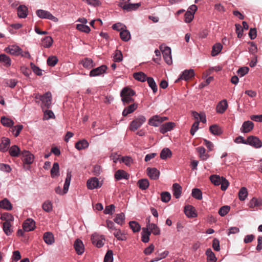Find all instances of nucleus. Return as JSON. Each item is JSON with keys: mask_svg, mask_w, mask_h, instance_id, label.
Wrapping results in <instances>:
<instances>
[{"mask_svg": "<svg viewBox=\"0 0 262 262\" xmlns=\"http://www.w3.org/2000/svg\"><path fill=\"white\" fill-rule=\"evenodd\" d=\"M0 62H2L6 67H10L11 64V60L10 57L4 54L0 55Z\"/></svg>", "mask_w": 262, "mask_h": 262, "instance_id": "nucleus-37", "label": "nucleus"}, {"mask_svg": "<svg viewBox=\"0 0 262 262\" xmlns=\"http://www.w3.org/2000/svg\"><path fill=\"white\" fill-rule=\"evenodd\" d=\"M197 151L199 154L200 157L203 160H206L209 158V155L206 154V149L204 147L200 146L197 148Z\"/></svg>", "mask_w": 262, "mask_h": 262, "instance_id": "nucleus-48", "label": "nucleus"}, {"mask_svg": "<svg viewBox=\"0 0 262 262\" xmlns=\"http://www.w3.org/2000/svg\"><path fill=\"white\" fill-rule=\"evenodd\" d=\"M53 43V38L50 36H46L41 39L42 46L46 48H50Z\"/></svg>", "mask_w": 262, "mask_h": 262, "instance_id": "nucleus-32", "label": "nucleus"}, {"mask_svg": "<svg viewBox=\"0 0 262 262\" xmlns=\"http://www.w3.org/2000/svg\"><path fill=\"white\" fill-rule=\"evenodd\" d=\"M1 122L4 126L9 127H12L14 124L12 120L5 116L1 118Z\"/></svg>", "mask_w": 262, "mask_h": 262, "instance_id": "nucleus-39", "label": "nucleus"}, {"mask_svg": "<svg viewBox=\"0 0 262 262\" xmlns=\"http://www.w3.org/2000/svg\"><path fill=\"white\" fill-rule=\"evenodd\" d=\"M194 18V14L190 10H187L185 14V21L186 23L191 22Z\"/></svg>", "mask_w": 262, "mask_h": 262, "instance_id": "nucleus-64", "label": "nucleus"}, {"mask_svg": "<svg viewBox=\"0 0 262 262\" xmlns=\"http://www.w3.org/2000/svg\"><path fill=\"white\" fill-rule=\"evenodd\" d=\"M71 178H72V172L69 169H68L67 170V176H66L65 182H64V186H63V190H62L61 188L59 186L56 187L55 189V191L56 193L60 194V195H63V194L67 193L69 188V186H70V185Z\"/></svg>", "mask_w": 262, "mask_h": 262, "instance_id": "nucleus-3", "label": "nucleus"}, {"mask_svg": "<svg viewBox=\"0 0 262 262\" xmlns=\"http://www.w3.org/2000/svg\"><path fill=\"white\" fill-rule=\"evenodd\" d=\"M146 117L142 115L136 117L129 125L130 130L135 132L140 128L146 121Z\"/></svg>", "mask_w": 262, "mask_h": 262, "instance_id": "nucleus-2", "label": "nucleus"}, {"mask_svg": "<svg viewBox=\"0 0 262 262\" xmlns=\"http://www.w3.org/2000/svg\"><path fill=\"white\" fill-rule=\"evenodd\" d=\"M86 184L88 189L92 190L100 188L102 185V183L100 182L98 178L93 177L88 180Z\"/></svg>", "mask_w": 262, "mask_h": 262, "instance_id": "nucleus-9", "label": "nucleus"}, {"mask_svg": "<svg viewBox=\"0 0 262 262\" xmlns=\"http://www.w3.org/2000/svg\"><path fill=\"white\" fill-rule=\"evenodd\" d=\"M43 239L45 242L48 245H52L54 242V235L50 232L45 233L43 235Z\"/></svg>", "mask_w": 262, "mask_h": 262, "instance_id": "nucleus-34", "label": "nucleus"}, {"mask_svg": "<svg viewBox=\"0 0 262 262\" xmlns=\"http://www.w3.org/2000/svg\"><path fill=\"white\" fill-rule=\"evenodd\" d=\"M133 77L135 79L141 82L145 81L148 78L146 74L142 72L135 73Z\"/></svg>", "mask_w": 262, "mask_h": 262, "instance_id": "nucleus-38", "label": "nucleus"}, {"mask_svg": "<svg viewBox=\"0 0 262 262\" xmlns=\"http://www.w3.org/2000/svg\"><path fill=\"white\" fill-rule=\"evenodd\" d=\"M89 145L88 142L86 140L83 139L76 142L75 147L77 150H80L88 147Z\"/></svg>", "mask_w": 262, "mask_h": 262, "instance_id": "nucleus-33", "label": "nucleus"}, {"mask_svg": "<svg viewBox=\"0 0 262 262\" xmlns=\"http://www.w3.org/2000/svg\"><path fill=\"white\" fill-rule=\"evenodd\" d=\"M184 212L188 217H194L196 216V214L194 211V208L191 205L186 206L184 208Z\"/></svg>", "mask_w": 262, "mask_h": 262, "instance_id": "nucleus-23", "label": "nucleus"}, {"mask_svg": "<svg viewBox=\"0 0 262 262\" xmlns=\"http://www.w3.org/2000/svg\"><path fill=\"white\" fill-rule=\"evenodd\" d=\"M76 29L83 32L89 33L91 31L90 28L85 24H77Z\"/></svg>", "mask_w": 262, "mask_h": 262, "instance_id": "nucleus-57", "label": "nucleus"}, {"mask_svg": "<svg viewBox=\"0 0 262 262\" xmlns=\"http://www.w3.org/2000/svg\"><path fill=\"white\" fill-rule=\"evenodd\" d=\"M9 154L13 157H18L21 155L20 148L17 145L12 146L9 149Z\"/></svg>", "mask_w": 262, "mask_h": 262, "instance_id": "nucleus-40", "label": "nucleus"}, {"mask_svg": "<svg viewBox=\"0 0 262 262\" xmlns=\"http://www.w3.org/2000/svg\"><path fill=\"white\" fill-rule=\"evenodd\" d=\"M114 222L117 224L122 226L125 221V215L123 213L116 214V217L114 219Z\"/></svg>", "mask_w": 262, "mask_h": 262, "instance_id": "nucleus-45", "label": "nucleus"}, {"mask_svg": "<svg viewBox=\"0 0 262 262\" xmlns=\"http://www.w3.org/2000/svg\"><path fill=\"white\" fill-rule=\"evenodd\" d=\"M228 103L226 100L224 99L221 101L216 106L217 113L223 114L227 108Z\"/></svg>", "mask_w": 262, "mask_h": 262, "instance_id": "nucleus-26", "label": "nucleus"}, {"mask_svg": "<svg viewBox=\"0 0 262 262\" xmlns=\"http://www.w3.org/2000/svg\"><path fill=\"white\" fill-rule=\"evenodd\" d=\"M172 155L171 150L168 148H164L160 152V158L162 160H165L170 158Z\"/></svg>", "mask_w": 262, "mask_h": 262, "instance_id": "nucleus-42", "label": "nucleus"}, {"mask_svg": "<svg viewBox=\"0 0 262 262\" xmlns=\"http://www.w3.org/2000/svg\"><path fill=\"white\" fill-rule=\"evenodd\" d=\"M37 16L41 19H48L49 20L55 21L57 19L50 12L38 9L36 11Z\"/></svg>", "mask_w": 262, "mask_h": 262, "instance_id": "nucleus-7", "label": "nucleus"}, {"mask_svg": "<svg viewBox=\"0 0 262 262\" xmlns=\"http://www.w3.org/2000/svg\"><path fill=\"white\" fill-rule=\"evenodd\" d=\"M139 188L142 190H146L149 187V181L146 179H140L138 182Z\"/></svg>", "mask_w": 262, "mask_h": 262, "instance_id": "nucleus-44", "label": "nucleus"}, {"mask_svg": "<svg viewBox=\"0 0 262 262\" xmlns=\"http://www.w3.org/2000/svg\"><path fill=\"white\" fill-rule=\"evenodd\" d=\"M138 105L137 103H133L128 106L125 107L122 112V116L126 117L128 114L132 113L138 108Z\"/></svg>", "mask_w": 262, "mask_h": 262, "instance_id": "nucleus-20", "label": "nucleus"}, {"mask_svg": "<svg viewBox=\"0 0 262 262\" xmlns=\"http://www.w3.org/2000/svg\"><path fill=\"white\" fill-rule=\"evenodd\" d=\"M5 51L14 56H18L22 53V49L16 45L10 46L6 48Z\"/></svg>", "mask_w": 262, "mask_h": 262, "instance_id": "nucleus-14", "label": "nucleus"}, {"mask_svg": "<svg viewBox=\"0 0 262 262\" xmlns=\"http://www.w3.org/2000/svg\"><path fill=\"white\" fill-rule=\"evenodd\" d=\"M114 235L119 241H125L126 237L125 234L122 233L120 229H116L114 232Z\"/></svg>", "mask_w": 262, "mask_h": 262, "instance_id": "nucleus-50", "label": "nucleus"}, {"mask_svg": "<svg viewBox=\"0 0 262 262\" xmlns=\"http://www.w3.org/2000/svg\"><path fill=\"white\" fill-rule=\"evenodd\" d=\"M21 155L23 157L22 160L24 163L30 165L33 162L34 156L29 151L24 150L21 152Z\"/></svg>", "mask_w": 262, "mask_h": 262, "instance_id": "nucleus-10", "label": "nucleus"}, {"mask_svg": "<svg viewBox=\"0 0 262 262\" xmlns=\"http://www.w3.org/2000/svg\"><path fill=\"white\" fill-rule=\"evenodd\" d=\"M254 124L252 121H245L241 128V130L242 133H247L250 132L251 130H252Z\"/></svg>", "mask_w": 262, "mask_h": 262, "instance_id": "nucleus-19", "label": "nucleus"}, {"mask_svg": "<svg viewBox=\"0 0 262 262\" xmlns=\"http://www.w3.org/2000/svg\"><path fill=\"white\" fill-rule=\"evenodd\" d=\"M247 145H249L255 148H259L262 146V142L257 137L250 136L247 138Z\"/></svg>", "mask_w": 262, "mask_h": 262, "instance_id": "nucleus-6", "label": "nucleus"}, {"mask_svg": "<svg viewBox=\"0 0 262 262\" xmlns=\"http://www.w3.org/2000/svg\"><path fill=\"white\" fill-rule=\"evenodd\" d=\"M205 254L207 256V262H216L217 258L210 248L206 250Z\"/></svg>", "mask_w": 262, "mask_h": 262, "instance_id": "nucleus-36", "label": "nucleus"}, {"mask_svg": "<svg viewBox=\"0 0 262 262\" xmlns=\"http://www.w3.org/2000/svg\"><path fill=\"white\" fill-rule=\"evenodd\" d=\"M51 174L52 178L59 176V166L58 163H54L51 170Z\"/></svg>", "mask_w": 262, "mask_h": 262, "instance_id": "nucleus-41", "label": "nucleus"}, {"mask_svg": "<svg viewBox=\"0 0 262 262\" xmlns=\"http://www.w3.org/2000/svg\"><path fill=\"white\" fill-rule=\"evenodd\" d=\"M248 195V191L246 187H242L238 192V198L241 201H244Z\"/></svg>", "mask_w": 262, "mask_h": 262, "instance_id": "nucleus-53", "label": "nucleus"}, {"mask_svg": "<svg viewBox=\"0 0 262 262\" xmlns=\"http://www.w3.org/2000/svg\"><path fill=\"white\" fill-rule=\"evenodd\" d=\"M147 174L149 177L152 180H157L159 178L160 171L156 168H147Z\"/></svg>", "mask_w": 262, "mask_h": 262, "instance_id": "nucleus-16", "label": "nucleus"}, {"mask_svg": "<svg viewBox=\"0 0 262 262\" xmlns=\"http://www.w3.org/2000/svg\"><path fill=\"white\" fill-rule=\"evenodd\" d=\"M35 227V221L30 218L27 219L23 223V228L24 231L29 232L33 230Z\"/></svg>", "mask_w": 262, "mask_h": 262, "instance_id": "nucleus-13", "label": "nucleus"}, {"mask_svg": "<svg viewBox=\"0 0 262 262\" xmlns=\"http://www.w3.org/2000/svg\"><path fill=\"white\" fill-rule=\"evenodd\" d=\"M172 187L173 196L176 199L179 198L182 193V187L178 183H174Z\"/></svg>", "mask_w": 262, "mask_h": 262, "instance_id": "nucleus-30", "label": "nucleus"}, {"mask_svg": "<svg viewBox=\"0 0 262 262\" xmlns=\"http://www.w3.org/2000/svg\"><path fill=\"white\" fill-rule=\"evenodd\" d=\"M107 67L106 65H102L96 68L93 69L90 72V77H95L100 76L105 73Z\"/></svg>", "mask_w": 262, "mask_h": 262, "instance_id": "nucleus-11", "label": "nucleus"}, {"mask_svg": "<svg viewBox=\"0 0 262 262\" xmlns=\"http://www.w3.org/2000/svg\"><path fill=\"white\" fill-rule=\"evenodd\" d=\"M147 228L149 229V231H150V233L152 232L154 235H158L160 234V229L157 226V225L154 223H148L147 225Z\"/></svg>", "mask_w": 262, "mask_h": 262, "instance_id": "nucleus-27", "label": "nucleus"}, {"mask_svg": "<svg viewBox=\"0 0 262 262\" xmlns=\"http://www.w3.org/2000/svg\"><path fill=\"white\" fill-rule=\"evenodd\" d=\"M113 253L111 250H108L105 255L104 258V262H113Z\"/></svg>", "mask_w": 262, "mask_h": 262, "instance_id": "nucleus-61", "label": "nucleus"}, {"mask_svg": "<svg viewBox=\"0 0 262 262\" xmlns=\"http://www.w3.org/2000/svg\"><path fill=\"white\" fill-rule=\"evenodd\" d=\"M40 100L47 108H49L52 102V95L49 92L46 93L43 95L40 96Z\"/></svg>", "mask_w": 262, "mask_h": 262, "instance_id": "nucleus-15", "label": "nucleus"}, {"mask_svg": "<svg viewBox=\"0 0 262 262\" xmlns=\"http://www.w3.org/2000/svg\"><path fill=\"white\" fill-rule=\"evenodd\" d=\"M210 132L214 135H220L222 133V130L218 125L216 124L212 125L209 127Z\"/></svg>", "mask_w": 262, "mask_h": 262, "instance_id": "nucleus-49", "label": "nucleus"}, {"mask_svg": "<svg viewBox=\"0 0 262 262\" xmlns=\"http://www.w3.org/2000/svg\"><path fill=\"white\" fill-rule=\"evenodd\" d=\"M42 208L45 211L50 212L53 209L52 203L50 201L47 200L42 204Z\"/></svg>", "mask_w": 262, "mask_h": 262, "instance_id": "nucleus-52", "label": "nucleus"}, {"mask_svg": "<svg viewBox=\"0 0 262 262\" xmlns=\"http://www.w3.org/2000/svg\"><path fill=\"white\" fill-rule=\"evenodd\" d=\"M192 196L198 200H201L202 199V193L200 189L198 188H194L192 190Z\"/></svg>", "mask_w": 262, "mask_h": 262, "instance_id": "nucleus-56", "label": "nucleus"}, {"mask_svg": "<svg viewBox=\"0 0 262 262\" xmlns=\"http://www.w3.org/2000/svg\"><path fill=\"white\" fill-rule=\"evenodd\" d=\"M83 67L88 69H91L95 66L93 60L91 58H85L81 61Z\"/></svg>", "mask_w": 262, "mask_h": 262, "instance_id": "nucleus-35", "label": "nucleus"}, {"mask_svg": "<svg viewBox=\"0 0 262 262\" xmlns=\"http://www.w3.org/2000/svg\"><path fill=\"white\" fill-rule=\"evenodd\" d=\"M163 122V119L158 115H155L149 119L148 124L153 126L157 127Z\"/></svg>", "mask_w": 262, "mask_h": 262, "instance_id": "nucleus-21", "label": "nucleus"}, {"mask_svg": "<svg viewBox=\"0 0 262 262\" xmlns=\"http://www.w3.org/2000/svg\"><path fill=\"white\" fill-rule=\"evenodd\" d=\"M8 216V218L3 223V229L7 235H10L13 232L11 222L13 221V217L10 214Z\"/></svg>", "mask_w": 262, "mask_h": 262, "instance_id": "nucleus-5", "label": "nucleus"}, {"mask_svg": "<svg viewBox=\"0 0 262 262\" xmlns=\"http://www.w3.org/2000/svg\"><path fill=\"white\" fill-rule=\"evenodd\" d=\"M150 231L148 229L143 228L142 233V241L145 243H148L149 241Z\"/></svg>", "mask_w": 262, "mask_h": 262, "instance_id": "nucleus-46", "label": "nucleus"}, {"mask_svg": "<svg viewBox=\"0 0 262 262\" xmlns=\"http://www.w3.org/2000/svg\"><path fill=\"white\" fill-rule=\"evenodd\" d=\"M194 75L195 73L193 69L185 70L180 75L178 79L176 80V82H178L181 80H188L194 77Z\"/></svg>", "mask_w": 262, "mask_h": 262, "instance_id": "nucleus-8", "label": "nucleus"}, {"mask_svg": "<svg viewBox=\"0 0 262 262\" xmlns=\"http://www.w3.org/2000/svg\"><path fill=\"white\" fill-rule=\"evenodd\" d=\"M123 56L120 50H116L114 55V61L115 62H120L122 60Z\"/></svg>", "mask_w": 262, "mask_h": 262, "instance_id": "nucleus-62", "label": "nucleus"}, {"mask_svg": "<svg viewBox=\"0 0 262 262\" xmlns=\"http://www.w3.org/2000/svg\"><path fill=\"white\" fill-rule=\"evenodd\" d=\"M120 37L122 40L127 41L130 39V32L126 29H124L120 31Z\"/></svg>", "mask_w": 262, "mask_h": 262, "instance_id": "nucleus-43", "label": "nucleus"}, {"mask_svg": "<svg viewBox=\"0 0 262 262\" xmlns=\"http://www.w3.org/2000/svg\"><path fill=\"white\" fill-rule=\"evenodd\" d=\"M128 176L127 173L123 170H118L115 173V178L117 180H120L122 179H128Z\"/></svg>", "mask_w": 262, "mask_h": 262, "instance_id": "nucleus-31", "label": "nucleus"}, {"mask_svg": "<svg viewBox=\"0 0 262 262\" xmlns=\"http://www.w3.org/2000/svg\"><path fill=\"white\" fill-rule=\"evenodd\" d=\"M103 238H101L99 235L97 234H93L91 236V241L93 245H95L97 247L100 248L104 245Z\"/></svg>", "mask_w": 262, "mask_h": 262, "instance_id": "nucleus-17", "label": "nucleus"}, {"mask_svg": "<svg viewBox=\"0 0 262 262\" xmlns=\"http://www.w3.org/2000/svg\"><path fill=\"white\" fill-rule=\"evenodd\" d=\"M147 81L149 87L151 88L153 92L154 93L157 92L158 88L154 79L152 77H148L147 78Z\"/></svg>", "mask_w": 262, "mask_h": 262, "instance_id": "nucleus-54", "label": "nucleus"}, {"mask_svg": "<svg viewBox=\"0 0 262 262\" xmlns=\"http://www.w3.org/2000/svg\"><path fill=\"white\" fill-rule=\"evenodd\" d=\"M161 201L163 202L167 203L169 202L171 199V194L169 192L165 191L163 192L161 194Z\"/></svg>", "mask_w": 262, "mask_h": 262, "instance_id": "nucleus-60", "label": "nucleus"}, {"mask_svg": "<svg viewBox=\"0 0 262 262\" xmlns=\"http://www.w3.org/2000/svg\"><path fill=\"white\" fill-rule=\"evenodd\" d=\"M262 205V200L253 197L249 202L248 206L251 208L259 207Z\"/></svg>", "mask_w": 262, "mask_h": 262, "instance_id": "nucleus-29", "label": "nucleus"}, {"mask_svg": "<svg viewBox=\"0 0 262 262\" xmlns=\"http://www.w3.org/2000/svg\"><path fill=\"white\" fill-rule=\"evenodd\" d=\"M74 247L78 255H81L83 253L84 248L83 244L81 240L77 239L74 242Z\"/></svg>", "mask_w": 262, "mask_h": 262, "instance_id": "nucleus-18", "label": "nucleus"}, {"mask_svg": "<svg viewBox=\"0 0 262 262\" xmlns=\"http://www.w3.org/2000/svg\"><path fill=\"white\" fill-rule=\"evenodd\" d=\"M129 225L134 232H139L141 229V226L139 224L135 221L129 222Z\"/></svg>", "mask_w": 262, "mask_h": 262, "instance_id": "nucleus-55", "label": "nucleus"}, {"mask_svg": "<svg viewBox=\"0 0 262 262\" xmlns=\"http://www.w3.org/2000/svg\"><path fill=\"white\" fill-rule=\"evenodd\" d=\"M115 206L113 204L106 206L104 210L105 214H112L115 212Z\"/></svg>", "mask_w": 262, "mask_h": 262, "instance_id": "nucleus-63", "label": "nucleus"}, {"mask_svg": "<svg viewBox=\"0 0 262 262\" xmlns=\"http://www.w3.org/2000/svg\"><path fill=\"white\" fill-rule=\"evenodd\" d=\"M140 6V3H136V4H131V3H125L124 4L123 2H119L118 4V6L121 7L124 10H126L127 11H130L132 10H135L137 9L139 6Z\"/></svg>", "mask_w": 262, "mask_h": 262, "instance_id": "nucleus-12", "label": "nucleus"}, {"mask_svg": "<svg viewBox=\"0 0 262 262\" xmlns=\"http://www.w3.org/2000/svg\"><path fill=\"white\" fill-rule=\"evenodd\" d=\"M0 208L7 210H11L13 207L10 202L7 198H5L0 201Z\"/></svg>", "mask_w": 262, "mask_h": 262, "instance_id": "nucleus-28", "label": "nucleus"}, {"mask_svg": "<svg viewBox=\"0 0 262 262\" xmlns=\"http://www.w3.org/2000/svg\"><path fill=\"white\" fill-rule=\"evenodd\" d=\"M10 144V139L7 138H3L0 144V151L2 152H5L7 151Z\"/></svg>", "mask_w": 262, "mask_h": 262, "instance_id": "nucleus-24", "label": "nucleus"}, {"mask_svg": "<svg viewBox=\"0 0 262 262\" xmlns=\"http://www.w3.org/2000/svg\"><path fill=\"white\" fill-rule=\"evenodd\" d=\"M223 48L222 45L220 43L215 44L212 49L211 55L212 56H215L219 54L222 50Z\"/></svg>", "mask_w": 262, "mask_h": 262, "instance_id": "nucleus-47", "label": "nucleus"}, {"mask_svg": "<svg viewBox=\"0 0 262 262\" xmlns=\"http://www.w3.org/2000/svg\"><path fill=\"white\" fill-rule=\"evenodd\" d=\"M174 123L171 122H169L163 124L160 127V132L162 134H165L168 131L171 130L174 127Z\"/></svg>", "mask_w": 262, "mask_h": 262, "instance_id": "nucleus-22", "label": "nucleus"}, {"mask_svg": "<svg viewBox=\"0 0 262 262\" xmlns=\"http://www.w3.org/2000/svg\"><path fill=\"white\" fill-rule=\"evenodd\" d=\"M210 180L214 185L219 186L221 183L222 177L218 175H211L210 177Z\"/></svg>", "mask_w": 262, "mask_h": 262, "instance_id": "nucleus-51", "label": "nucleus"}, {"mask_svg": "<svg viewBox=\"0 0 262 262\" xmlns=\"http://www.w3.org/2000/svg\"><path fill=\"white\" fill-rule=\"evenodd\" d=\"M160 50L162 51L163 58L166 63L168 65H171L172 63L171 57V50L170 47L160 46Z\"/></svg>", "mask_w": 262, "mask_h": 262, "instance_id": "nucleus-4", "label": "nucleus"}, {"mask_svg": "<svg viewBox=\"0 0 262 262\" xmlns=\"http://www.w3.org/2000/svg\"><path fill=\"white\" fill-rule=\"evenodd\" d=\"M135 95V92L132 89L127 87L124 88L120 92L121 101L123 105L125 106L130 103L134 102V99L132 98V96Z\"/></svg>", "mask_w": 262, "mask_h": 262, "instance_id": "nucleus-1", "label": "nucleus"}, {"mask_svg": "<svg viewBox=\"0 0 262 262\" xmlns=\"http://www.w3.org/2000/svg\"><path fill=\"white\" fill-rule=\"evenodd\" d=\"M230 207L229 206L225 205L222 206L219 210V214L221 216H224L230 211Z\"/></svg>", "mask_w": 262, "mask_h": 262, "instance_id": "nucleus-59", "label": "nucleus"}, {"mask_svg": "<svg viewBox=\"0 0 262 262\" xmlns=\"http://www.w3.org/2000/svg\"><path fill=\"white\" fill-rule=\"evenodd\" d=\"M58 59L55 56H51L49 57L47 59V62L49 66L54 67L57 63Z\"/></svg>", "mask_w": 262, "mask_h": 262, "instance_id": "nucleus-58", "label": "nucleus"}, {"mask_svg": "<svg viewBox=\"0 0 262 262\" xmlns=\"http://www.w3.org/2000/svg\"><path fill=\"white\" fill-rule=\"evenodd\" d=\"M17 14L19 18H26L28 15L27 8L24 5L19 6L17 8Z\"/></svg>", "mask_w": 262, "mask_h": 262, "instance_id": "nucleus-25", "label": "nucleus"}]
</instances>
